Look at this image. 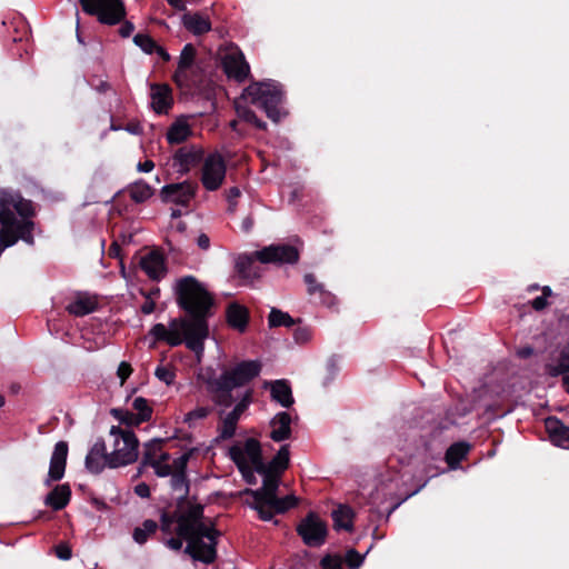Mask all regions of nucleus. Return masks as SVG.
I'll use <instances>...</instances> for the list:
<instances>
[{
	"label": "nucleus",
	"instance_id": "f257e3e1",
	"mask_svg": "<svg viewBox=\"0 0 569 569\" xmlns=\"http://www.w3.org/2000/svg\"><path fill=\"white\" fill-rule=\"evenodd\" d=\"M178 301L180 306L193 318L172 319L168 326L154 325L149 335L154 342L164 341L171 347L186 343L187 348L193 351L198 361L201 360L204 351V340L209 336L207 322L202 317L209 310L212 300L209 293L193 278L187 277L177 282Z\"/></svg>",
	"mask_w": 569,
	"mask_h": 569
},
{
	"label": "nucleus",
	"instance_id": "f03ea898",
	"mask_svg": "<svg viewBox=\"0 0 569 569\" xmlns=\"http://www.w3.org/2000/svg\"><path fill=\"white\" fill-rule=\"evenodd\" d=\"M289 448L287 445L282 446L276 457L263 469L260 475L263 478L262 487L257 490H246L244 493L252 497L251 507L258 511L259 517L269 521L272 519L274 512H284L295 507L298 499L293 495H288L284 498H278L276 492L280 483V475L287 469L289 465Z\"/></svg>",
	"mask_w": 569,
	"mask_h": 569
},
{
	"label": "nucleus",
	"instance_id": "7ed1b4c3",
	"mask_svg": "<svg viewBox=\"0 0 569 569\" xmlns=\"http://www.w3.org/2000/svg\"><path fill=\"white\" fill-rule=\"evenodd\" d=\"M178 535L187 540L186 551L196 560L211 563L217 556L219 532L210 520L203 518V508L192 506L178 519Z\"/></svg>",
	"mask_w": 569,
	"mask_h": 569
},
{
	"label": "nucleus",
	"instance_id": "20e7f679",
	"mask_svg": "<svg viewBox=\"0 0 569 569\" xmlns=\"http://www.w3.org/2000/svg\"><path fill=\"white\" fill-rule=\"evenodd\" d=\"M282 102L281 87L274 81L254 82L248 86L242 94L234 101L237 114L240 119L252 123L257 128L264 129L266 123L260 121L249 109L248 104H254L267 113L272 121L281 118L280 104Z\"/></svg>",
	"mask_w": 569,
	"mask_h": 569
},
{
	"label": "nucleus",
	"instance_id": "39448f33",
	"mask_svg": "<svg viewBox=\"0 0 569 569\" xmlns=\"http://www.w3.org/2000/svg\"><path fill=\"white\" fill-rule=\"evenodd\" d=\"M300 248L292 244L268 246L251 254H241L237 259V269L244 278H250L249 268L258 260L261 263H296L299 259Z\"/></svg>",
	"mask_w": 569,
	"mask_h": 569
},
{
	"label": "nucleus",
	"instance_id": "423d86ee",
	"mask_svg": "<svg viewBox=\"0 0 569 569\" xmlns=\"http://www.w3.org/2000/svg\"><path fill=\"white\" fill-rule=\"evenodd\" d=\"M107 447L110 451V462L116 468L131 465L139 457V440L134 432L118 426L110 428Z\"/></svg>",
	"mask_w": 569,
	"mask_h": 569
},
{
	"label": "nucleus",
	"instance_id": "0eeeda50",
	"mask_svg": "<svg viewBox=\"0 0 569 569\" xmlns=\"http://www.w3.org/2000/svg\"><path fill=\"white\" fill-rule=\"evenodd\" d=\"M230 458L237 465L243 479L250 483H256L254 472L260 473L263 469L260 445L254 439H248L232 446L229 450Z\"/></svg>",
	"mask_w": 569,
	"mask_h": 569
},
{
	"label": "nucleus",
	"instance_id": "6e6552de",
	"mask_svg": "<svg viewBox=\"0 0 569 569\" xmlns=\"http://www.w3.org/2000/svg\"><path fill=\"white\" fill-rule=\"evenodd\" d=\"M261 366L258 361H243L238 363L230 370L224 371L217 380L216 386L219 391H229L233 388L241 387L257 377Z\"/></svg>",
	"mask_w": 569,
	"mask_h": 569
},
{
	"label": "nucleus",
	"instance_id": "1a4fd4ad",
	"mask_svg": "<svg viewBox=\"0 0 569 569\" xmlns=\"http://www.w3.org/2000/svg\"><path fill=\"white\" fill-rule=\"evenodd\" d=\"M82 9L104 24H117L126 16L120 0H80Z\"/></svg>",
	"mask_w": 569,
	"mask_h": 569
},
{
	"label": "nucleus",
	"instance_id": "9d476101",
	"mask_svg": "<svg viewBox=\"0 0 569 569\" xmlns=\"http://www.w3.org/2000/svg\"><path fill=\"white\" fill-rule=\"evenodd\" d=\"M226 163L221 154H208L201 168V183L208 191L219 189L226 177Z\"/></svg>",
	"mask_w": 569,
	"mask_h": 569
},
{
	"label": "nucleus",
	"instance_id": "9b49d317",
	"mask_svg": "<svg viewBox=\"0 0 569 569\" xmlns=\"http://www.w3.org/2000/svg\"><path fill=\"white\" fill-rule=\"evenodd\" d=\"M303 542L310 547L321 546L327 536L326 523L315 513H309L298 526Z\"/></svg>",
	"mask_w": 569,
	"mask_h": 569
},
{
	"label": "nucleus",
	"instance_id": "f8f14e48",
	"mask_svg": "<svg viewBox=\"0 0 569 569\" xmlns=\"http://www.w3.org/2000/svg\"><path fill=\"white\" fill-rule=\"evenodd\" d=\"M222 64L227 76L239 82L244 81L250 73L249 63L238 48L228 50L222 58Z\"/></svg>",
	"mask_w": 569,
	"mask_h": 569
},
{
	"label": "nucleus",
	"instance_id": "ddd939ff",
	"mask_svg": "<svg viewBox=\"0 0 569 569\" xmlns=\"http://www.w3.org/2000/svg\"><path fill=\"white\" fill-rule=\"evenodd\" d=\"M196 50L192 44H186L181 51L174 81L181 88H188L193 82Z\"/></svg>",
	"mask_w": 569,
	"mask_h": 569
},
{
	"label": "nucleus",
	"instance_id": "4468645a",
	"mask_svg": "<svg viewBox=\"0 0 569 569\" xmlns=\"http://www.w3.org/2000/svg\"><path fill=\"white\" fill-rule=\"evenodd\" d=\"M86 467L89 471L98 473L106 467L116 468L110 462V451L104 441H97L86 457Z\"/></svg>",
	"mask_w": 569,
	"mask_h": 569
},
{
	"label": "nucleus",
	"instance_id": "2eb2a0df",
	"mask_svg": "<svg viewBox=\"0 0 569 569\" xmlns=\"http://www.w3.org/2000/svg\"><path fill=\"white\" fill-rule=\"evenodd\" d=\"M67 456H68V445L64 441H59L56 443L51 459L50 467L48 471V477L44 481L47 486L51 483V481H58L63 478L67 465Z\"/></svg>",
	"mask_w": 569,
	"mask_h": 569
},
{
	"label": "nucleus",
	"instance_id": "dca6fc26",
	"mask_svg": "<svg viewBox=\"0 0 569 569\" xmlns=\"http://www.w3.org/2000/svg\"><path fill=\"white\" fill-rule=\"evenodd\" d=\"M161 193L166 201L187 206L194 197L196 187L192 183L184 181L181 183L164 186Z\"/></svg>",
	"mask_w": 569,
	"mask_h": 569
},
{
	"label": "nucleus",
	"instance_id": "f3484780",
	"mask_svg": "<svg viewBox=\"0 0 569 569\" xmlns=\"http://www.w3.org/2000/svg\"><path fill=\"white\" fill-rule=\"evenodd\" d=\"M546 429L553 445L569 449V427H566L557 418H548L546 419Z\"/></svg>",
	"mask_w": 569,
	"mask_h": 569
},
{
	"label": "nucleus",
	"instance_id": "a211bd4d",
	"mask_svg": "<svg viewBox=\"0 0 569 569\" xmlns=\"http://www.w3.org/2000/svg\"><path fill=\"white\" fill-rule=\"evenodd\" d=\"M98 308V298L89 293H78L67 306V310L77 317L86 316Z\"/></svg>",
	"mask_w": 569,
	"mask_h": 569
},
{
	"label": "nucleus",
	"instance_id": "6ab92c4d",
	"mask_svg": "<svg viewBox=\"0 0 569 569\" xmlns=\"http://www.w3.org/2000/svg\"><path fill=\"white\" fill-rule=\"evenodd\" d=\"M151 106L157 113L166 112L172 103L171 90L167 84H153L150 88Z\"/></svg>",
	"mask_w": 569,
	"mask_h": 569
},
{
	"label": "nucleus",
	"instance_id": "aec40b11",
	"mask_svg": "<svg viewBox=\"0 0 569 569\" xmlns=\"http://www.w3.org/2000/svg\"><path fill=\"white\" fill-rule=\"evenodd\" d=\"M270 437L274 441H283L291 435V417L287 412L277 413L270 422Z\"/></svg>",
	"mask_w": 569,
	"mask_h": 569
},
{
	"label": "nucleus",
	"instance_id": "412c9836",
	"mask_svg": "<svg viewBox=\"0 0 569 569\" xmlns=\"http://www.w3.org/2000/svg\"><path fill=\"white\" fill-rule=\"evenodd\" d=\"M192 133L188 117L178 118L167 131V140L171 144L186 141Z\"/></svg>",
	"mask_w": 569,
	"mask_h": 569
},
{
	"label": "nucleus",
	"instance_id": "4be33fe9",
	"mask_svg": "<svg viewBox=\"0 0 569 569\" xmlns=\"http://www.w3.org/2000/svg\"><path fill=\"white\" fill-rule=\"evenodd\" d=\"M140 267L152 279H159L166 272L163 257L158 252H149L143 256Z\"/></svg>",
	"mask_w": 569,
	"mask_h": 569
},
{
	"label": "nucleus",
	"instance_id": "5701e85b",
	"mask_svg": "<svg viewBox=\"0 0 569 569\" xmlns=\"http://www.w3.org/2000/svg\"><path fill=\"white\" fill-rule=\"evenodd\" d=\"M71 489L69 485H58L46 497L44 503L53 510L63 509L70 501Z\"/></svg>",
	"mask_w": 569,
	"mask_h": 569
},
{
	"label": "nucleus",
	"instance_id": "b1692460",
	"mask_svg": "<svg viewBox=\"0 0 569 569\" xmlns=\"http://www.w3.org/2000/svg\"><path fill=\"white\" fill-rule=\"evenodd\" d=\"M182 24L194 36L207 33L211 30L210 20L200 13H186L182 17Z\"/></svg>",
	"mask_w": 569,
	"mask_h": 569
},
{
	"label": "nucleus",
	"instance_id": "393cba45",
	"mask_svg": "<svg viewBox=\"0 0 569 569\" xmlns=\"http://www.w3.org/2000/svg\"><path fill=\"white\" fill-rule=\"evenodd\" d=\"M227 320L233 329L244 331L249 320L247 308L239 303H231L227 309Z\"/></svg>",
	"mask_w": 569,
	"mask_h": 569
},
{
	"label": "nucleus",
	"instance_id": "a878e982",
	"mask_svg": "<svg viewBox=\"0 0 569 569\" xmlns=\"http://www.w3.org/2000/svg\"><path fill=\"white\" fill-rule=\"evenodd\" d=\"M266 386L270 387L272 400L277 401L282 407H289L293 403L291 388L286 380H276Z\"/></svg>",
	"mask_w": 569,
	"mask_h": 569
},
{
	"label": "nucleus",
	"instance_id": "bb28decb",
	"mask_svg": "<svg viewBox=\"0 0 569 569\" xmlns=\"http://www.w3.org/2000/svg\"><path fill=\"white\" fill-rule=\"evenodd\" d=\"M332 519L337 529L350 530L352 527V510L347 506H339L333 510Z\"/></svg>",
	"mask_w": 569,
	"mask_h": 569
},
{
	"label": "nucleus",
	"instance_id": "cd10ccee",
	"mask_svg": "<svg viewBox=\"0 0 569 569\" xmlns=\"http://www.w3.org/2000/svg\"><path fill=\"white\" fill-rule=\"evenodd\" d=\"M196 160V152L181 149L173 157V167L177 168L179 172H187Z\"/></svg>",
	"mask_w": 569,
	"mask_h": 569
},
{
	"label": "nucleus",
	"instance_id": "c85d7f7f",
	"mask_svg": "<svg viewBox=\"0 0 569 569\" xmlns=\"http://www.w3.org/2000/svg\"><path fill=\"white\" fill-rule=\"evenodd\" d=\"M469 451V446L467 443H455L452 445L446 453V459L448 465L451 468H456L459 462L467 456Z\"/></svg>",
	"mask_w": 569,
	"mask_h": 569
},
{
	"label": "nucleus",
	"instance_id": "c756f323",
	"mask_svg": "<svg viewBox=\"0 0 569 569\" xmlns=\"http://www.w3.org/2000/svg\"><path fill=\"white\" fill-rule=\"evenodd\" d=\"M131 408L134 410V413L138 416L141 422H146L151 419L152 408L147 399L142 397L134 398L132 400Z\"/></svg>",
	"mask_w": 569,
	"mask_h": 569
},
{
	"label": "nucleus",
	"instance_id": "7c9ffc66",
	"mask_svg": "<svg viewBox=\"0 0 569 569\" xmlns=\"http://www.w3.org/2000/svg\"><path fill=\"white\" fill-rule=\"evenodd\" d=\"M129 192L136 202H142L152 196L153 190L148 183L137 181L130 187Z\"/></svg>",
	"mask_w": 569,
	"mask_h": 569
},
{
	"label": "nucleus",
	"instance_id": "2f4dec72",
	"mask_svg": "<svg viewBox=\"0 0 569 569\" xmlns=\"http://www.w3.org/2000/svg\"><path fill=\"white\" fill-rule=\"evenodd\" d=\"M158 525L153 520H146L141 527L133 531V539L137 543H144L148 538L156 532Z\"/></svg>",
	"mask_w": 569,
	"mask_h": 569
},
{
	"label": "nucleus",
	"instance_id": "473e14b6",
	"mask_svg": "<svg viewBox=\"0 0 569 569\" xmlns=\"http://www.w3.org/2000/svg\"><path fill=\"white\" fill-rule=\"evenodd\" d=\"M111 415L120 422V423H123L128 427H137L139 426L140 423H142L140 421V419L138 418V416L128 410V409H121V408H114L111 410Z\"/></svg>",
	"mask_w": 569,
	"mask_h": 569
},
{
	"label": "nucleus",
	"instance_id": "72a5a7b5",
	"mask_svg": "<svg viewBox=\"0 0 569 569\" xmlns=\"http://www.w3.org/2000/svg\"><path fill=\"white\" fill-rule=\"evenodd\" d=\"M268 322L270 327H291L293 325V319L289 313L272 308L269 313Z\"/></svg>",
	"mask_w": 569,
	"mask_h": 569
},
{
	"label": "nucleus",
	"instance_id": "f704fd0d",
	"mask_svg": "<svg viewBox=\"0 0 569 569\" xmlns=\"http://www.w3.org/2000/svg\"><path fill=\"white\" fill-rule=\"evenodd\" d=\"M211 412L210 407L199 406L189 411L183 417V422L189 427H194L199 421L206 419Z\"/></svg>",
	"mask_w": 569,
	"mask_h": 569
},
{
	"label": "nucleus",
	"instance_id": "c9c22d12",
	"mask_svg": "<svg viewBox=\"0 0 569 569\" xmlns=\"http://www.w3.org/2000/svg\"><path fill=\"white\" fill-rule=\"evenodd\" d=\"M238 420L239 419L236 416H232L231 413H228L226 416L220 427V437L222 439H229L234 435Z\"/></svg>",
	"mask_w": 569,
	"mask_h": 569
},
{
	"label": "nucleus",
	"instance_id": "e433bc0d",
	"mask_svg": "<svg viewBox=\"0 0 569 569\" xmlns=\"http://www.w3.org/2000/svg\"><path fill=\"white\" fill-rule=\"evenodd\" d=\"M168 455H162L159 460H154L151 462L154 472L159 477H168L173 473L172 466L167 463Z\"/></svg>",
	"mask_w": 569,
	"mask_h": 569
},
{
	"label": "nucleus",
	"instance_id": "4c0bfd02",
	"mask_svg": "<svg viewBox=\"0 0 569 569\" xmlns=\"http://www.w3.org/2000/svg\"><path fill=\"white\" fill-rule=\"evenodd\" d=\"M133 41L146 53H152L157 48V43L148 34L138 33L134 36Z\"/></svg>",
	"mask_w": 569,
	"mask_h": 569
},
{
	"label": "nucleus",
	"instance_id": "58836bf2",
	"mask_svg": "<svg viewBox=\"0 0 569 569\" xmlns=\"http://www.w3.org/2000/svg\"><path fill=\"white\" fill-rule=\"evenodd\" d=\"M154 376L166 385H171L174 381L176 375L172 368L168 366H160L156 369Z\"/></svg>",
	"mask_w": 569,
	"mask_h": 569
},
{
	"label": "nucleus",
	"instance_id": "ea45409f",
	"mask_svg": "<svg viewBox=\"0 0 569 569\" xmlns=\"http://www.w3.org/2000/svg\"><path fill=\"white\" fill-rule=\"evenodd\" d=\"M365 560V556H361L353 549H350L346 553V562L350 568H359Z\"/></svg>",
	"mask_w": 569,
	"mask_h": 569
},
{
	"label": "nucleus",
	"instance_id": "a19ab883",
	"mask_svg": "<svg viewBox=\"0 0 569 569\" xmlns=\"http://www.w3.org/2000/svg\"><path fill=\"white\" fill-rule=\"evenodd\" d=\"M250 401H251V392L250 391H246L243 397H242V399L240 400V402H238L236 405V407L233 408V410L230 413L232 416H236L239 419L240 416L242 415V412L249 406Z\"/></svg>",
	"mask_w": 569,
	"mask_h": 569
},
{
	"label": "nucleus",
	"instance_id": "79ce46f5",
	"mask_svg": "<svg viewBox=\"0 0 569 569\" xmlns=\"http://www.w3.org/2000/svg\"><path fill=\"white\" fill-rule=\"evenodd\" d=\"M322 569H342V560L339 556H326L321 560Z\"/></svg>",
	"mask_w": 569,
	"mask_h": 569
},
{
	"label": "nucleus",
	"instance_id": "37998d69",
	"mask_svg": "<svg viewBox=\"0 0 569 569\" xmlns=\"http://www.w3.org/2000/svg\"><path fill=\"white\" fill-rule=\"evenodd\" d=\"M551 296V290L549 287H545L542 289V296L537 297L532 300V308L536 310H542L547 306V297Z\"/></svg>",
	"mask_w": 569,
	"mask_h": 569
},
{
	"label": "nucleus",
	"instance_id": "c03bdc74",
	"mask_svg": "<svg viewBox=\"0 0 569 569\" xmlns=\"http://www.w3.org/2000/svg\"><path fill=\"white\" fill-rule=\"evenodd\" d=\"M569 372V351H563L560 355L557 368L555 370V375H560Z\"/></svg>",
	"mask_w": 569,
	"mask_h": 569
},
{
	"label": "nucleus",
	"instance_id": "a18cd8bd",
	"mask_svg": "<svg viewBox=\"0 0 569 569\" xmlns=\"http://www.w3.org/2000/svg\"><path fill=\"white\" fill-rule=\"evenodd\" d=\"M189 457H190V453L186 452V453L181 455L180 457H178L177 459H174L173 463H172L173 472L183 473V471L187 467Z\"/></svg>",
	"mask_w": 569,
	"mask_h": 569
},
{
	"label": "nucleus",
	"instance_id": "49530a36",
	"mask_svg": "<svg viewBox=\"0 0 569 569\" xmlns=\"http://www.w3.org/2000/svg\"><path fill=\"white\" fill-rule=\"evenodd\" d=\"M131 372H132V368H131L130 363L122 361L119 365L118 370H117V376L119 377L121 385H123L124 381L130 377Z\"/></svg>",
	"mask_w": 569,
	"mask_h": 569
},
{
	"label": "nucleus",
	"instance_id": "de8ad7c7",
	"mask_svg": "<svg viewBox=\"0 0 569 569\" xmlns=\"http://www.w3.org/2000/svg\"><path fill=\"white\" fill-rule=\"evenodd\" d=\"M171 486L176 490H183L186 486L183 473L173 472L171 477Z\"/></svg>",
	"mask_w": 569,
	"mask_h": 569
},
{
	"label": "nucleus",
	"instance_id": "09e8293b",
	"mask_svg": "<svg viewBox=\"0 0 569 569\" xmlns=\"http://www.w3.org/2000/svg\"><path fill=\"white\" fill-rule=\"evenodd\" d=\"M56 555L62 560H69L72 556L70 547L64 543H61L56 548Z\"/></svg>",
	"mask_w": 569,
	"mask_h": 569
},
{
	"label": "nucleus",
	"instance_id": "8fccbe9b",
	"mask_svg": "<svg viewBox=\"0 0 569 569\" xmlns=\"http://www.w3.org/2000/svg\"><path fill=\"white\" fill-rule=\"evenodd\" d=\"M305 281L308 284L309 293H313L317 290H321V286L316 283V279H315V277L312 274H306L305 276Z\"/></svg>",
	"mask_w": 569,
	"mask_h": 569
},
{
	"label": "nucleus",
	"instance_id": "3c124183",
	"mask_svg": "<svg viewBox=\"0 0 569 569\" xmlns=\"http://www.w3.org/2000/svg\"><path fill=\"white\" fill-rule=\"evenodd\" d=\"M133 30H134V26L131 22L126 21L121 24V27L119 29V33L121 37L127 38L133 32Z\"/></svg>",
	"mask_w": 569,
	"mask_h": 569
},
{
	"label": "nucleus",
	"instance_id": "603ef678",
	"mask_svg": "<svg viewBox=\"0 0 569 569\" xmlns=\"http://www.w3.org/2000/svg\"><path fill=\"white\" fill-rule=\"evenodd\" d=\"M134 492L141 498H148L150 496L149 486L143 482L136 486Z\"/></svg>",
	"mask_w": 569,
	"mask_h": 569
},
{
	"label": "nucleus",
	"instance_id": "864d4df0",
	"mask_svg": "<svg viewBox=\"0 0 569 569\" xmlns=\"http://www.w3.org/2000/svg\"><path fill=\"white\" fill-rule=\"evenodd\" d=\"M310 338V332L307 329H298L295 332V339L296 341L302 343L308 341Z\"/></svg>",
	"mask_w": 569,
	"mask_h": 569
},
{
	"label": "nucleus",
	"instance_id": "5fc2aeb1",
	"mask_svg": "<svg viewBox=\"0 0 569 569\" xmlns=\"http://www.w3.org/2000/svg\"><path fill=\"white\" fill-rule=\"evenodd\" d=\"M166 543L172 550H179L182 547V540L180 538H170Z\"/></svg>",
	"mask_w": 569,
	"mask_h": 569
},
{
	"label": "nucleus",
	"instance_id": "6e6d98bb",
	"mask_svg": "<svg viewBox=\"0 0 569 569\" xmlns=\"http://www.w3.org/2000/svg\"><path fill=\"white\" fill-rule=\"evenodd\" d=\"M154 168V163L151 160H146L144 162H140L138 164V170L140 172H150Z\"/></svg>",
	"mask_w": 569,
	"mask_h": 569
},
{
	"label": "nucleus",
	"instance_id": "4d7b16f0",
	"mask_svg": "<svg viewBox=\"0 0 569 569\" xmlns=\"http://www.w3.org/2000/svg\"><path fill=\"white\" fill-rule=\"evenodd\" d=\"M197 243H198V246H199L201 249H203V250L208 249V248H209V246H210L209 237H208L207 234H204V233L200 234V236L198 237V239H197Z\"/></svg>",
	"mask_w": 569,
	"mask_h": 569
},
{
	"label": "nucleus",
	"instance_id": "13d9d810",
	"mask_svg": "<svg viewBox=\"0 0 569 569\" xmlns=\"http://www.w3.org/2000/svg\"><path fill=\"white\" fill-rule=\"evenodd\" d=\"M167 2L177 10L182 11L186 9L183 0H167Z\"/></svg>",
	"mask_w": 569,
	"mask_h": 569
},
{
	"label": "nucleus",
	"instance_id": "bf43d9fd",
	"mask_svg": "<svg viewBox=\"0 0 569 569\" xmlns=\"http://www.w3.org/2000/svg\"><path fill=\"white\" fill-rule=\"evenodd\" d=\"M159 57H161L164 61H168L170 59V56L169 53L161 47H159L157 44V48L154 49V51Z\"/></svg>",
	"mask_w": 569,
	"mask_h": 569
},
{
	"label": "nucleus",
	"instance_id": "052dcab7",
	"mask_svg": "<svg viewBox=\"0 0 569 569\" xmlns=\"http://www.w3.org/2000/svg\"><path fill=\"white\" fill-rule=\"evenodd\" d=\"M161 522H162V530L163 531H167L169 530V527L171 525V520L169 519V517L167 515H163L162 518H161Z\"/></svg>",
	"mask_w": 569,
	"mask_h": 569
},
{
	"label": "nucleus",
	"instance_id": "680f3d73",
	"mask_svg": "<svg viewBox=\"0 0 569 569\" xmlns=\"http://www.w3.org/2000/svg\"><path fill=\"white\" fill-rule=\"evenodd\" d=\"M240 196V191L238 188H231L229 191L230 198H238Z\"/></svg>",
	"mask_w": 569,
	"mask_h": 569
},
{
	"label": "nucleus",
	"instance_id": "e2e57ef3",
	"mask_svg": "<svg viewBox=\"0 0 569 569\" xmlns=\"http://www.w3.org/2000/svg\"><path fill=\"white\" fill-rule=\"evenodd\" d=\"M142 311L144 313H151L153 311V305L152 303H146L143 307H142Z\"/></svg>",
	"mask_w": 569,
	"mask_h": 569
},
{
	"label": "nucleus",
	"instance_id": "0e129e2a",
	"mask_svg": "<svg viewBox=\"0 0 569 569\" xmlns=\"http://www.w3.org/2000/svg\"><path fill=\"white\" fill-rule=\"evenodd\" d=\"M243 224H244V228H246L247 230H249V229H250V227H251V224H252L251 219H250V218L246 219V220H244V222H243Z\"/></svg>",
	"mask_w": 569,
	"mask_h": 569
},
{
	"label": "nucleus",
	"instance_id": "69168bd1",
	"mask_svg": "<svg viewBox=\"0 0 569 569\" xmlns=\"http://www.w3.org/2000/svg\"><path fill=\"white\" fill-rule=\"evenodd\" d=\"M4 405V398L0 396V408Z\"/></svg>",
	"mask_w": 569,
	"mask_h": 569
},
{
	"label": "nucleus",
	"instance_id": "338daca9",
	"mask_svg": "<svg viewBox=\"0 0 569 569\" xmlns=\"http://www.w3.org/2000/svg\"><path fill=\"white\" fill-rule=\"evenodd\" d=\"M236 126H237V122H236V121H232V122H231V127H232L233 129H236Z\"/></svg>",
	"mask_w": 569,
	"mask_h": 569
}]
</instances>
